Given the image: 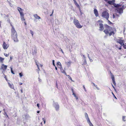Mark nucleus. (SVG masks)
<instances>
[{"instance_id":"f257e3e1","label":"nucleus","mask_w":126,"mask_h":126,"mask_svg":"<svg viewBox=\"0 0 126 126\" xmlns=\"http://www.w3.org/2000/svg\"><path fill=\"white\" fill-rule=\"evenodd\" d=\"M105 27L106 29L104 30V32L106 34H109L110 36L114 34L116 32V30L115 28H112L107 25H105Z\"/></svg>"},{"instance_id":"f03ea898","label":"nucleus","mask_w":126,"mask_h":126,"mask_svg":"<svg viewBox=\"0 0 126 126\" xmlns=\"http://www.w3.org/2000/svg\"><path fill=\"white\" fill-rule=\"evenodd\" d=\"M114 40L116 42L119 43L121 46H123L125 49L126 48V45L124 43V40H123L121 38H120L118 37L117 38H115Z\"/></svg>"},{"instance_id":"7ed1b4c3","label":"nucleus","mask_w":126,"mask_h":126,"mask_svg":"<svg viewBox=\"0 0 126 126\" xmlns=\"http://www.w3.org/2000/svg\"><path fill=\"white\" fill-rule=\"evenodd\" d=\"M17 9L20 13L21 20L22 21H25V19L24 17V14L23 13L24 10L19 7H17Z\"/></svg>"},{"instance_id":"20e7f679","label":"nucleus","mask_w":126,"mask_h":126,"mask_svg":"<svg viewBox=\"0 0 126 126\" xmlns=\"http://www.w3.org/2000/svg\"><path fill=\"white\" fill-rule=\"evenodd\" d=\"M73 23L76 27L78 28H81L82 27V26L80 25L78 20L76 19H74Z\"/></svg>"},{"instance_id":"39448f33","label":"nucleus","mask_w":126,"mask_h":126,"mask_svg":"<svg viewBox=\"0 0 126 126\" xmlns=\"http://www.w3.org/2000/svg\"><path fill=\"white\" fill-rule=\"evenodd\" d=\"M101 16L103 18L106 19L107 20H108L109 18V15L108 12L106 11H105L102 13Z\"/></svg>"},{"instance_id":"423d86ee","label":"nucleus","mask_w":126,"mask_h":126,"mask_svg":"<svg viewBox=\"0 0 126 126\" xmlns=\"http://www.w3.org/2000/svg\"><path fill=\"white\" fill-rule=\"evenodd\" d=\"M23 121L26 122L27 121V120H29L30 118V116L28 115H24L23 117Z\"/></svg>"},{"instance_id":"0eeeda50","label":"nucleus","mask_w":126,"mask_h":126,"mask_svg":"<svg viewBox=\"0 0 126 126\" xmlns=\"http://www.w3.org/2000/svg\"><path fill=\"white\" fill-rule=\"evenodd\" d=\"M54 102V103L53 104L54 107L55 108V110H58L59 108V105L57 103Z\"/></svg>"},{"instance_id":"6e6552de","label":"nucleus","mask_w":126,"mask_h":126,"mask_svg":"<svg viewBox=\"0 0 126 126\" xmlns=\"http://www.w3.org/2000/svg\"><path fill=\"white\" fill-rule=\"evenodd\" d=\"M114 1L112 0L111 1H108V3L110 4H113V5L116 7H117L119 6V4L116 5L115 4H113Z\"/></svg>"},{"instance_id":"1a4fd4ad","label":"nucleus","mask_w":126,"mask_h":126,"mask_svg":"<svg viewBox=\"0 0 126 126\" xmlns=\"http://www.w3.org/2000/svg\"><path fill=\"white\" fill-rule=\"evenodd\" d=\"M12 31V37L13 38L14 37V34L16 32L15 29L12 26V29H11Z\"/></svg>"},{"instance_id":"9d476101","label":"nucleus","mask_w":126,"mask_h":126,"mask_svg":"<svg viewBox=\"0 0 126 126\" xmlns=\"http://www.w3.org/2000/svg\"><path fill=\"white\" fill-rule=\"evenodd\" d=\"M2 47L4 49H6L8 47H9V45L6 44L5 42H3Z\"/></svg>"},{"instance_id":"9b49d317","label":"nucleus","mask_w":126,"mask_h":126,"mask_svg":"<svg viewBox=\"0 0 126 126\" xmlns=\"http://www.w3.org/2000/svg\"><path fill=\"white\" fill-rule=\"evenodd\" d=\"M71 63V61L70 60L68 61L65 62V64L68 67H69L70 66V65Z\"/></svg>"},{"instance_id":"f8f14e48","label":"nucleus","mask_w":126,"mask_h":126,"mask_svg":"<svg viewBox=\"0 0 126 126\" xmlns=\"http://www.w3.org/2000/svg\"><path fill=\"white\" fill-rule=\"evenodd\" d=\"M117 11L118 13L120 14H121L123 12V10L122 8H117Z\"/></svg>"},{"instance_id":"ddd939ff","label":"nucleus","mask_w":126,"mask_h":126,"mask_svg":"<svg viewBox=\"0 0 126 126\" xmlns=\"http://www.w3.org/2000/svg\"><path fill=\"white\" fill-rule=\"evenodd\" d=\"M94 13L96 17L98 16V11L96 9H94Z\"/></svg>"},{"instance_id":"4468645a","label":"nucleus","mask_w":126,"mask_h":126,"mask_svg":"<svg viewBox=\"0 0 126 126\" xmlns=\"http://www.w3.org/2000/svg\"><path fill=\"white\" fill-rule=\"evenodd\" d=\"M7 65H5L4 64H2L1 67V68L3 69L6 70L7 68Z\"/></svg>"},{"instance_id":"2eb2a0df","label":"nucleus","mask_w":126,"mask_h":126,"mask_svg":"<svg viewBox=\"0 0 126 126\" xmlns=\"http://www.w3.org/2000/svg\"><path fill=\"white\" fill-rule=\"evenodd\" d=\"M99 26L100 30L101 31L103 30L104 29L103 24L101 23H100Z\"/></svg>"},{"instance_id":"dca6fc26","label":"nucleus","mask_w":126,"mask_h":126,"mask_svg":"<svg viewBox=\"0 0 126 126\" xmlns=\"http://www.w3.org/2000/svg\"><path fill=\"white\" fill-rule=\"evenodd\" d=\"M34 16L36 19H40V17L39 16H38L37 14L34 15Z\"/></svg>"},{"instance_id":"f3484780","label":"nucleus","mask_w":126,"mask_h":126,"mask_svg":"<svg viewBox=\"0 0 126 126\" xmlns=\"http://www.w3.org/2000/svg\"><path fill=\"white\" fill-rule=\"evenodd\" d=\"M85 117L87 121H88L89 120H90V119L89 118V117L88 116L87 114L86 113H85Z\"/></svg>"},{"instance_id":"a211bd4d","label":"nucleus","mask_w":126,"mask_h":126,"mask_svg":"<svg viewBox=\"0 0 126 126\" xmlns=\"http://www.w3.org/2000/svg\"><path fill=\"white\" fill-rule=\"evenodd\" d=\"M57 65L59 67L62 66L61 63L59 62H58L57 63Z\"/></svg>"},{"instance_id":"6ab92c4d","label":"nucleus","mask_w":126,"mask_h":126,"mask_svg":"<svg viewBox=\"0 0 126 126\" xmlns=\"http://www.w3.org/2000/svg\"><path fill=\"white\" fill-rule=\"evenodd\" d=\"M88 123L89 124L90 126H94L92 124L90 120L87 121Z\"/></svg>"},{"instance_id":"aec40b11","label":"nucleus","mask_w":126,"mask_h":126,"mask_svg":"<svg viewBox=\"0 0 126 126\" xmlns=\"http://www.w3.org/2000/svg\"><path fill=\"white\" fill-rule=\"evenodd\" d=\"M74 3L77 7L79 8V9L80 8V6L78 4L76 1H75L74 2Z\"/></svg>"},{"instance_id":"412c9836","label":"nucleus","mask_w":126,"mask_h":126,"mask_svg":"<svg viewBox=\"0 0 126 126\" xmlns=\"http://www.w3.org/2000/svg\"><path fill=\"white\" fill-rule=\"evenodd\" d=\"M8 84L9 86L11 88H12V89L14 88V87L13 84H11L9 83H8Z\"/></svg>"},{"instance_id":"4be33fe9","label":"nucleus","mask_w":126,"mask_h":126,"mask_svg":"<svg viewBox=\"0 0 126 126\" xmlns=\"http://www.w3.org/2000/svg\"><path fill=\"white\" fill-rule=\"evenodd\" d=\"M87 63L86 61V60L85 59V60L84 59V61L83 62V63L82 64V65H86Z\"/></svg>"},{"instance_id":"5701e85b","label":"nucleus","mask_w":126,"mask_h":126,"mask_svg":"<svg viewBox=\"0 0 126 126\" xmlns=\"http://www.w3.org/2000/svg\"><path fill=\"white\" fill-rule=\"evenodd\" d=\"M111 77L112 80H115L114 77L113 75L112 74H111Z\"/></svg>"},{"instance_id":"b1692460","label":"nucleus","mask_w":126,"mask_h":126,"mask_svg":"<svg viewBox=\"0 0 126 126\" xmlns=\"http://www.w3.org/2000/svg\"><path fill=\"white\" fill-rule=\"evenodd\" d=\"M116 16H118V15L116 14H113V18H115Z\"/></svg>"},{"instance_id":"393cba45","label":"nucleus","mask_w":126,"mask_h":126,"mask_svg":"<svg viewBox=\"0 0 126 126\" xmlns=\"http://www.w3.org/2000/svg\"><path fill=\"white\" fill-rule=\"evenodd\" d=\"M73 95L75 97V98H76V99L77 100L78 99V97L76 95L75 93H73Z\"/></svg>"},{"instance_id":"a878e982","label":"nucleus","mask_w":126,"mask_h":126,"mask_svg":"<svg viewBox=\"0 0 126 126\" xmlns=\"http://www.w3.org/2000/svg\"><path fill=\"white\" fill-rule=\"evenodd\" d=\"M62 73L64 74L65 75H66V73L65 71L63 69L61 71Z\"/></svg>"},{"instance_id":"bb28decb","label":"nucleus","mask_w":126,"mask_h":126,"mask_svg":"<svg viewBox=\"0 0 126 126\" xmlns=\"http://www.w3.org/2000/svg\"><path fill=\"white\" fill-rule=\"evenodd\" d=\"M122 119L123 121H125L126 120V118L125 116H123Z\"/></svg>"},{"instance_id":"cd10ccee","label":"nucleus","mask_w":126,"mask_h":126,"mask_svg":"<svg viewBox=\"0 0 126 126\" xmlns=\"http://www.w3.org/2000/svg\"><path fill=\"white\" fill-rule=\"evenodd\" d=\"M10 68L11 69V73L13 74H15V73H14L13 71L12 67H11Z\"/></svg>"},{"instance_id":"c85d7f7f","label":"nucleus","mask_w":126,"mask_h":126,"mask_svg":"<svg viewBox=\"0 0 126 126\" xmlns=\"http://www.w3.org/2000/svg\"><path fill=\"white\" fill-rule=\"evenodd\" d=\"M88 58H89V60L90 61H91V62H92L93 61V60L91 59L89 56V55L88 54Z\"/></svg>"},{"instance_id":"c756f323","label":"nucleus","mask_w":126,"mask_h":126,"mask_svg":"<svg viewBox=\"0 0 126 126\" xmlns=\"http://www.w3.org/2000/svg\"><path fill=\"white\" fill-rule=\"evenodd\" d=\"M19 75L20 77L21 78L23 76V74L21 73H19Z\"/></svg>"},{"instance_id":"7c9ffc66","label":"nucleus","mask_w":126,"mask_h":126,"mask_svg":"<svg viewBox=\"0 0 126 126\" xmlns=\"http://www.w3.org/2000/svg\"><path fill=\"white\" fill-rule=\"evenodd\" d=\"M30 33L32 35V36H33V34H34L33 32L32 31L30 30Z\"/></svg>"},{"instance_id":"2f4dec72","label":"nucleus","mask_w":126,"mask_h":126,"mask_svg":"<svg viewBox=\"0 0 126 126\" xmlns=\"http://www.w3.org/2000/svg\"><path fill=\"white\" fill-rule=\"evenodd\" d=\"M36 65L37 67H38V69H39V70H40L39 69V65L38 63H37V62H36Z\"/></svg>"},{"instance_id":"473e14b6","label":"nucleus","mask_w":126,"mask_h":126,"mask_svg":"<svg viewBox=\"0 0 126 126\" xmlns=\"http://www.w3.org/2000/svg\"><path fill=\"white\" fill-rule=\"evenodd\" d=\"M4 60V59L1 57H0V61H2Z\"/></svg>"},{"instance_id":"72a5a7b5","label":"nucleus","mask_w":126,"mask_h":126,"mask_svg":"<svg viewBox=\"0 0 126 126\" xmlns=\"http://www.w3.org/2000/svg\"><path fill=\"white\" fill-rule=\"evenodd\" d=\"M112 81H113V84H114V85H115L116 84V83H115V79L114 80H112Z\"/></svg>"},{"instance_id":"f704fd0d","label":"nucleus","mask_w":126,"mask_h":126,"mask_svg":"<svg viewBox=\"0 0 126 126\" xmlns=\"http://www.w3.org/2000/svg\"><path fill=\"white\" fill-rule=\"evenodd\" d=\"M42 119L43 120V121L44 122V124H45L46 123V121H45V119L44 118H42Z\"/></svg>"},{"instance_id":"c9c22d12","label":"nucleus","mask_w":126,"mask_h":126,"mask_svg":"<svg viewBox=\"0 0 126 126\" xmlns=\"http://www.w3.org/2000/svg\"><path fill=\"white\" fill-rule=\"evenodd\" d=\"M4 55L6 57H8L9 55V54H7L4 53Z\"/></svg>"},{"instance_id":"e433bc0d","label":"nucleus","mask_w":126,"mask_h":126,"mask_svg":"<svg viewBox=\"0 0 126 126\" xmlns=\"http://www.w3.org/2000/svg\"><path fill=\"white\" fill-rule=\"evenodd\" d=\"M52 63H53V65L54 66H55V64L54 63V60H52Z\"/></svg>"},{"instance_id":"4c0bfd02","label":"nucleus","mask_w":126,"mask_h":126,"mask_svg":"<svg viewBox=\"0 0 126 126\" xmlns=\"http://www.w3.org/2000/svg\"><path fill=\"white\" fill-rule=\"evenodd\" d=\"M60 50L62 52V53L63 54H64V53L63 52V50L61 48H60Z\"/></svg>"},{"instance_id":"58836bf2","label":"nucleus","mask_w":126,"mask_h":126,"mask_svg":"<svg viewBox=\"0 0 126 126\" xmlns=\"http://www.w3.org/2000/svg\"><path fill=\"white\" fill-rule=\"evenodd\" d=\"M59 68H60V70H61V71L62 70H63V68L62 67V66L61 67H59Z\"/></svg>"},{"instance_id":"ea45409f","label":"nucleus","mask_w":126,"mask_h":126,"mask_svg":"<svg viewBox=\"0 0 126 126\" xmlns=\"http://www.w3.org/2000/svg\"><path fill=\"white\" fill-rule=\"evenodd\" d=\"M83 89H84L85 91V92H86V90L85 87V86L84 85L83 86Z\"/></svg>"},{"instance_id":"a19ab883","label":"nucleus","mask_w":126,"mask_h":126,"mask_svg":"<svg viewBox=\"0 0 126 126\" xmlns=\"http://www.w3.org/2000/svg\"><path fill=\"white\" fill-rule=\"evenodd\" d=\"M68 78L71 80H72V81H73L72 79V78L70 77H68Z\"/></svg>"},{"instance_id":"79ce46f5","label":"nucleus","mask_w":126,"mask_h":126,"mask_svg":"<svg viewBox=\"0 0 126 126\" xmlns=\"http://www.w3.org/2000/svg\"><path fill=\"white\" fill-rule=\"evenodd\" d=\"M83 57L84 58V59L85 60L86 59V57L84 55H83Z\"/></svg>"},{"instance_id":"37998d69","label":"nucleus","mask_w":126,"mask_h":126,"mask_svg":"<svg viewBox=\"0 0 126 126\" xmlns=\"http://www.w3.org/2000/svg\"><path fill=\"white\" fill-rule=\"evenodd\" d=\"M107 20H108V22L109 23L111 24L112 23L111 22H110L109 20L108 19Z\"/></svg>"},{"instance_id":"c03bdc74","label":"nucleus","mask_w":126,"mask_h":126,"mask_svg":"<svg viewBox=\"0 0 126 126\" xmlns=\"http://www.w3.org/2000/svg\"><path fill=\"white\" fill-rule=\"evenodd\" d=\"M102 20H99L98 21V22H102Z\"/></svg>"},{"instance_id":"a18cd8bd","label":"nucleus","mask_w":126,"mask_h":126,"mask_svg":"<svg viewBox=\"0 0 126 126\" xmlns=\"http://www.w3.org/2000/svg\"><path fill=\"white\" fill-rule=\"evenodd\" d=\"M94 85L96 87V88L97 87V86L95 85L94 83Z\"/></svg>"},{"instance_id":"49530a36","label":"nucleus","mask_w":126,"mask_h":126,"mask_svg":"<svg viewBox=\"0 0 126 126\" xmlns=\"http://www.w3.org/2000/svg\"><path fill=\"white\" fill-rule=\"evenodd\" d=\"M37 106L38 107V108H39V104H37Z\"/></svg>"},{"instance_id":"de8ad7c7","label":"nucleus","mask_w":126,"mask_h":126,"mask_svg":"<svg viewBox=\"0 0 126 126\" xmlns=\"http://www.w3.org/2000/svg\"><path fill=\"white\" fill-rule=\"evenodd\" d=\"M53 10L52 14L50 15V16H51L52 15L53 13Z\"/></svg>"},{"instance_id":"09e8293b","label":"nucleus","mask_w":126,"mask_h":126,"mask_svg":"<svg viewBox=\"0 0 126 126\" xmlns=\"http://www.w3.org/2000/svg\"><path fill=\"white\" fill-rule=\"evenodd\" d=\"M72 92L73 93H73H74L73 90V89H72Z\"/></svg>"},{"instance_id":"8fccbe9b","label":"nucleus","mask_w":126,"mask_h":126,"mask_svg":"<svg viewBox=\"0 0 126 126\" xmlns=\"http://www.w3.org/2000/svg\"><path fill=\"white\" fill-rule=\"evenodd\" d=\"M96 88L97 90H100V89L97 87Z\"/></svg>"},{"instance_id":"3c124183","label":"nucleus","mask_w":126,"mask_h":126,"mask_svg":"<svg viewBox=\"0 0 126 126\" xmlns=\"http://www.w3.org/2000/svg\"><path fill=\"white\" fill-rule=\"evenodd\" d=\"M19 85H21L22 84V83H19Z\"/></svg>"},{"instance_id":"603ef678","label":"nucleus","mask_w":126,"mask_h":126,"mask_svg":"<svg viewBox=\"0 0 126 126\" xmlns=\"http://www.w3.org/2000/svg\"><path fill=\"white\" fill-rule=\"evenodd\" d=\"M13 58V57H11L10 58V60H11Z\"/></svg>"},{"instance_id":"864d4df0","label":"nucleus","mask_w":126,"mask_h":126,"mask_svg":"<svg viewBox=\"0 0 126 126\" xmlns=\"http://www.w3.org/2000/svg\"><path fill=\"white\" fill-rule=\"evenodd\" d=\"M25 21H25H24V23L25 24V25H26L27 24H26V22Z\"/></svg>"},{"instance_id":"5fc2aeb1","label":"nucleus","mask_w":126,"mask_h":126,"mask_svg":"<svg viewBox=\"0 0 126 126\" xmlns=\"http://www.w3.org/2000/svg\"><path fill=\"white\" fill-rule=\"evenodd\" d=\"M112 94H113L114 96L115 97V98L116 99H117V98H116V97L115 96V95H114V94H113V93H112Z\"/></svg>"},{"instance_id":"6e6d98bb","label":"nucleus","mask_w":126,"mask_h":126,"mask_svg":"<svg viewBox=\"0 0 126 126\" xmlns=\"http://www.w3.org/2000/svg\"><path fill=\"white\" fill-rule=\"evenodd\" d=\"M55 69L56 70H57V67L56 66H55Z\"/></svg>"},{"instance_id":"4d7b16f0","label":"nucleus","mask_w":126,"mask_h":126,"mask_svg":"<svg viewBox=\"0 0 126 126\" xmlns=\"http://www.w3.org/2000/svg\"><path fill=\"white\" fill-rule=\"evenodd\" d=\"M112 86L114 88H115V87H114V86H113V84H112Z\"/></svg>"},{"instance_id":"13d9d810","label":"nucleus","mask_w":126,"mask_h":126,"mask_svg":"<svg viewBox=\"0 0 126 126\" xmlns=\"http://www.w3.org/2000/svg\"><path fill=\"white\" fill-rule=\"evenodd\" d=\"M40 111H38L37 112L38 113H39Z\"/></svg>"},{"instance_id":"bf43d9fd","label":"nucleus","mask_w":126,"mask_h":126,"mask_svg":"<svg viewBox=\"0 0 126 126\" xmlns=\"http://www.w3.org/2000/svg\"><path fill=\"white\" fill-rule=\"evenodd\" d=\"M66 75V76H68V77H70V76H69V75Z\"/></svg>"},{"instance_id":"052dcab7","label":"nucleus","mask_w":126,"mask_h":126,"mask_svg":"<svg viewBox=\"0 0 126 126\" xmlns=\"http://www.w3.org/2000/svg\"><path fill=\"white\" fill-rule=\"evenodd\" d=\"M21 93H22V90H21Z\"/></svg>"},{"instance_id":"680f3d73","label":"nucleus","mask_w":126,"mask_h":126,"mask_svg":"<svg viewBox=\"0 0 126 126\" xmlns=\"http://www.w3.org/2000/svg\"><path fill=\"white\" fill-rule=\"evenodd\" d=\"M56 24H59V22H58L57 23H56Z\"/></svg>"},{"instance_id":"e2e57ef3","label":"nucleus","mask_w":126,"mask_h":126,"mask_svg":"<svg viewBox=\"0 0 126 126\" xmlns=\"http://www.w3.org/2000/svg\"><path fill=\"white\" fill-rule=\"evenodd\" d=\"M73 1H74V2L76 1V0H73Z\"/></svg>"},{"instance_id":"0e129e2a","label":"nucleus","mask_w":126,"mask_h":126,"mask_svg":"<svg viewBox=\"0 0 126 126\" xmlns=\"http://www.w3.org/2000/svg\"><path fill=\"white\" fill-rule=\"evenodd\" d=\"M40 65L41 66V67H42V65H41V64H40Z\"/></svg>"},{"instance_id":"69168bd1","label":"nucleus","mask_w":126,"mask_h":126,"mask_svg":"<svg viewBox=\"0 0 126 126\" xmlns=\"http://www.w3.org/2000/svg\"><path fill=\"white\" fill-rule=\"evenodd\" d=\"M119 49H121V48H119Z\"/></svg>"},{"instance_id":"338daca9","label":"nucleus","mask_w":126,"mask_h":126,"mask_svg":"<svg viewBox=\"0 0 126 126\" xmlns=\"http://www.w3.org/2000/svg\"><path fill=\"white\" fill-rule=\"evenodd\" d=\"M16 42H17V41H18V40H17V39H16Z\"/></svg>"},{"instance_id":"774afa93","label":"nucleus","mask_w":126,"mask_h":126,"mask_svg":"<svg viewBox=\"0 0 126 126\" xmlns=\"http://www.w3.org/2000/svg\"><path fill=\"white\" fill-rule=\"evenodd\" d=\"M14 41H15V40L14 39Z\"/></svg>"}]
</instances>
